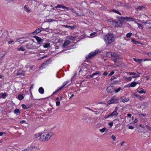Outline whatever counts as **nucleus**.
Returning <instances> with one entry per match:
<instances>
[{
	"label": "nucleus",
	"mask_w": 151,
	"mask_h": 151,
	"mask_svg": "<svg viewBox=\"0 0 151 151\" xmlns=\"http://www.w3.org/2000/svg\"><path fill=\"white\" fill-rule=\"evenodd\" d=\"M104 39L106 44L108 45L114 40L115 38L112 34L108 33L104 36Z\"/></svg>",
	"instance_id": "obj_1"
},
{
	"label": "nucleus",
	"mask_w": 151,
	"mask_h": 151,
	"mask_svg": "<svg viewBox=\"0 0 151 151\" xmlns=\"http://www.w3.org/2000/svg\"><path fill=\"white\" fill-rule=\"evenodd\" d=\"M52 132H49L47 134H44L41 135L40 138V140L42 142H46L47 141L50 137L53 135Z\"/></svg>",
	"instance_id": "obj_2"
},
{
	"label": "nucleus",
	"mask_w": 151,
	"mask_h": 151,
	"mask_svg": "<svg viewBox=\"0 0 151 151\" xmlns=\"http://www.w3.org/2000/svg\"><path fill=\"white\" fill-rule=\"evenodd\" d=\"M118 18L119 20L121 22H123L124 21H133L135 19L131 17H118Z\"/></svg>",
	"instance_id": "obj_3"
},
{
	"label": "nucleus",
	"mask_w": 151,
	"mask_h": 151,
	"mask_svg": "<svg viewBox=\"0 0 151 151\" xmlns=\"http://www.w3.org/2000/svg\"><path fill=\"white\" fill-rule=\"evenodd\" d=\"M120 58V55L114 52V54L113 55L112 57V60L114 61L115 62L116 61V60L118 59H119Z\"/></svg>",
	"instance_id": "obj_4"
},
{
	"label": "nucleus",
	"mask_w": 151,
	"mask_h": 151,
	"mask_svg": "<svg viewBox=\"0 0 151 151\" xmlns=\"http://www.w3.org/2000/svg\"><path fill=\"white\" fill-rule=\"evenodd\" d=\"M97 53V51L96 50H95V52H91L88 55L86 56V58L87 59H90L91 58H93Z\"/></svg>",
	"instance_id": "obj_5"
},
{
	"label": "nucleus",
	"mask_w": 151,
	"mask_h": 151,
	"mask_svg": "<svg viewBox=\"0 0 151 151\" xmlns=\"http://www.w3.org/2000/svg\"><path fill=\"white\" fill-rule=\"evenodd\" d=\"M26 46L27 48L29 49H35L37 48L35 46L33 45V43H31L30 42L28 43Z\"/></svg>",
	"instance_id": "obj_6"
},
{
	"label": "nucleus",
	"mask_w": 151,
	"mask_h": 151,
	"mask_svg": "<svg viewBox=\"0 0 151 151\" xmlns=\"http://www.w3.org/2000/svg\"><path fill=\"white\" fill-rule=\"evenodd\" d=\"M117 100V98L116 96H114L112 98H111L108 101V103L109 104H111L114 103Z\"/></svg>",
	"instance_id": "obj_7"
},
{
	"label": "nucleus",
	"mask_w": 151,
	"mask_h": 151,
	"mask_svg": "<svg viewBox=\"0 0 151 151\" xmlns=\"http://www.w3.org/2000/svg\"><path fill=\"white\" fill-rule=\"evenodd\" d=\"M106 91L108 93H113L114 92L115 88L114 87L112 86H109L107 88Z\"/></svg>",
	"instance_id": "obj_8"
},
{
	"label": "nucleus",
	"mask_w": 151,
	"mask_h": 151,
	"mask_svg": "<svg viewBox=\"0 0 151 151\" xmlns=\"http://www.w3.org/2000/svg\"><path fill=\"white\" fill-rule=\"evenodd\" d=\"M25 72L22 69L19 70L17 71L16 74L17 76H18L19 77H22L24 75Z\"/></svg>",
	"instance_id": "obj_9"
},
{
	"label": "nucleus",
	"mask_w": 151,
	"mask_h": 151,
	"mask_svg": "<svg viewBox=\"0 0 151 151\" xmlns=\"http://www.w3.org/2000/svg\"><path fill=\"white\" fill-rule=\"evenodd\" d=\"M118 109V108L117 107H116L114 111L112 113H111L110 114V116H111V117H113L114 116H117L118 113L117 112V111Z\"/></svg>",
	"instance_id": "obj_10"
},
{
	"label": "nucleus",
	"mask_w": 151,
	"mask_h": 151,
	"mask_svg": "<svg viewBox=\"0 0 151 151\" xmlns=\"http://www.w3.org/2000/svg\"><path fill=\"white\" fill-rule=\"evenodd\" d=\"M34 37L36 39L38 43V44H40L42 43L44 41V40L41 39L38 36H35Z\"/></svg>",
	"instance_id": "obj_11"
},
{
	"label": "nucleus",
	"mask_w": 151,
	"mask_h": 151,
	"mask_svg": "<svg viewBox=\"0 0 151 151\" xmlns=\"http://www.w3.org/2000/svg\"><path fill=\"white\" fill-rule=\"evenodd\" d=\"M138 83V82H133L130 83H129L127 85L129 87H134Z\"/></svg>",
	"instance_id": "obj_12"
},
{
	"label": "nucleus",
	"mask_w": 151,
	"mask_h": 151,
	"mask_svg": "<svg viewBox=\"0 0 151 151\" xmlns=\"http://www.w3.org/2000/svg\"><path fill=\"white\" fill-rule=\"evenodd\" d=\"M55 8L56 9H57L58 8L60 9H66L68 10L69 9L68 7H65V6L62 5H58L57 6H55Z\"/></svg>",
	"instance_id": "obj_13"
},
{
	"label": "nucleus",
	"mask_w": 151,
	"mask_h": 151,
	"mask_svg": "<svg viewBox=\"0 0 151 151\" xmlns=\"http://www.w3.org/2000/svg\"><path fill=\"white\" fill-rule=\"evenodd\" d=\"M44 29L42 27H40L36 29L35 32L32 33V34H35L36 33V34H37L40 33Z\"/></svg>",
	"instance_id": "obj_14"
},
{
	"label": "nucleus",
	"mask_w": 151,
	"mask_h": 151,
	"mask_svg": "<svg viewBox=\"0 0 151 151\" xmlns=\"http://www.w3.org/2000/svg\"><path fill=\"white\" fill-rule=\"evenodd\" d=\"M121 99L122 101L123 102H127L129 100V99L128 98H126L124 96L122 97Z\"/></svg>",
	"instance_id": "obj_15"
},
{
	"label": "nucleus",
	"mask_w": 151,
	"mask_h": 151,
	"mask_svg": "<svg viewBox=\"0 0 151 151\" xmlns=\"http://www.w3.org/2000/svg\"><path fill=\"white\" fill-rule=\"evenodd\" d=\"M70 41L69 40H66L65 41L64 43L63 44L62 47L63 48H65V47L68 45L70 44Z\"/></svg>",
	"instance_id": "obj_16"
},
{
	"label": "nucleus",
	"mask_w": 151,
	"mask_h": 151,
	"mask_svg": "<svg viewBox=\"0 0 151 151\" xmlns=\"http://www.w3.org/2000/svg\"><path fill=\"white\" fill-rule=\"evenodd\" d=\"M113 54H114V52H109L106 53V55L107 57L109 58H112Z\"/></svg>",
	"instance_id": "obj_17"
},
{
	"label": "nucleus",
	"mask_w": 151,
	"mask_h": 151,
	"mask_svg": "<svg viewBox=\"0 0 151 151\" xmlns=\"http://www.w3.org/2000/svg\"><path fill=\"white\" fill-rule=\"evenodd\" d=\"M63 26L65 27L68 28L69 29H74L75 28H76V27H75L74 26H68L66 25H63Z\"/></svg>",
	"instance_id": "obj_18"
},
{
	"label": "nucleus",
	"mask_w": 151,
	"mask_h": 151,
	"mask_svg": "<svg viewBox=\"0 0 151 151\" xmlns=\"http://www.w3.org/2000/svg\"><path fill=\"white\" fill-rule=\"evenodd\" d=\"M39 92L41 94H43L44 93V90L42 87H40L39 88Z\"/></svg>",
	"instance_id": "obj_19"
},
{
	"label": "nucleus",
	"mask_w": 151,
	"mask_h": 151,
	"mask_svg": "<svg viewBox=\"0 0 151 151\" xmlns=\"http://www.w3.org/2000/svg\"><path fill=\"white\" fill-rule=\"evenodd\" d=\"M131 96L132 97L134 98L135 97H137L138 99H141V97L139 96V95L136 94L135 93H134L132 94Z\"/></svg>",
	"instance_id": "obj_20"
},
{
	"label": "nucleus",
	"mask_w": 151,
	"mask_h": 151,
	"mask_svg": "<svg viewBox=\"0 0 151 151\" xmlns=\"http://www.w3.org/2000/svg\"><path fill=\"white\" fill-rule=\"evenodd\" d=\"M48 61H46L45 63H43L41 65V67H40V68L41 69L42 68H45V66L48 65Z\"/></svg>",
	"instance_id": "obj_21"
},
{
	"label": "nucleus",
	"mask_w": 151,
	"mask_h": 151,
	"mask_svg": "<svg viewBox=\"0 0 151 151\" xmlns=\"http://www.w3.org/2000/svg\"><path fill=\"white\" fill-rule=\"evenodd\" d=\"M17 50L18 51H24L25 50L24 46H21L20 47L17 48Z\"/></svg>",
	"instance_id": "obj_22"
},
{
	"label": "nucleus",
	"mask_w": 151,
	"mask_h": 151,
	"mask_svg": "<svg viewBox=\"0 0 151 151\" xmlns=\"http://www.w3.org/2000/svg\"><path fill=\"white\" fill-rule=\"evenodd\" d=\"M14 113L17 115H19L20 113L19 110L18 109H16L14 111Z\"/></svg>",
	"instance_id": "obj_23"
},
{
	"label": "nucleus",
	"mask_w": 151,
	"mask_h": 151,
	"mask_svg": "<svg viewBox=\"0 0 151 151\" xmlns=\"http://www.w3.org/2000/svg\"><path fill=\"white\" fill-rule=\"evenodd\" d=\"M112 22L113 24H114L115 27H117L118 26L119 22L117 21H116V20H114Z\"/></svg>",
	"instance_id": "obj_24"
},
{
	"label": "nucleus",
	"mask_w": 151,
	"mask_h": 151,
	"mask_svg": "<svg viewBox=\"0 0 151 151\" xmlns=\"http://www.w3.org/2000/svg\"><path fill=\"white\" fill-rule=\"evenodd\" d=\"M24 9L27 12H28L30 10L29 9V8L27 6L25 5L24 7Z\"/></svg>",
	"instance_id": "obj_25"
},
{
	"label": "nucleus",
	"mask_w": 151,
	"mask_h": 151,
	"mask_svg": "<svg viewBox=\"0 0 151 151\" xmlns=\"http://www.w3.org/2000/svg\"><path fill=\"white\" fill-rule=\"evenodd\" d=\"M24 98V97L22 95L20 94L18 96V99L20 100H22Z\"/></svg>",
	"instance_id": "obj_26"
},
{
	"label": "nucleus",
	"mask_w": 151,
	"mask_h": 151,
	"mask_svg": "<svg viewBox=\"0 0 151 151\" xmlns=\"http://www.w3.org/2000/svg\"><path fill=\"white\" fill-rule=\"evenodd\" d=\"M138 25V27L140 29H142L143 28V26L142 25V24H141L137 23L136 22H135Z\"/></svg>",
	"instance_id": "obj_27"
},
{
	"label": "nucleus",
	"mask_w": 151,
	"mask_h": 151,
	"mask_svg": "<svg viewBox=\"0 0 151 151\" xmlns=\"http://www.w3.org/2000/svg\"><path fill=\"white\" fill-rule=\"evenodd\" d=\"M50 45V43H46L45 45H44L43 46L44 48H47L49 47Z\"/></svg>",
	"instance_id": "obj_28"
},
{
	"label": "nucleus",
	"mask_w": 151,
	"mask_h": 151,
	"mask_svg": "<svg viewBox=\"0 0 151 151\" xmlns=\"http://www.w3.org/2000/svg\"><path fill=\"white\" fill-rule=\"evenodd\" d=\"M56 20H54V19H47L46 20V22H50L53 21H56Z\"/></svg>",
	"instance_id": "obj_29"
},
{
	"label": "nucleus",
	"mask_w": 151,
	"mask_h": 151,
	"mask_svg": "<svg viewBox=\"0 0 151 151\" xmlns=\"http://www.w3.org/2000/svg\"><path fill=\"white\" fill-rule=\"evenodd\" d=\"M0 95H1V98H2L3 99H5V98L6 96V94H5V93H4V94L3 93H1L0 94Z\"/></svg>",
	"instance_id": "obj_30"
},
{
	"label": "nucleus",
	"mask_w": 151,
	"mask_h": 151,
	"mask_svg": "<svg viewBox=\"0 0 151 151\" xmlns=\"http://www.w3.org/2000/svg\"><path fill=\"white\" fill-rule=\"evenodd\" d=\"M134 61L135 62H140V61H142V59H137L136 58H133V59Z\"/></svg>",
	"instance_id": "obj_31"
},
{
	"label": "nucleus",
	"mask_w": 151,
	"mask_h": 151,
	"mask_svg": "<svg viewBox=\"0 0 151 151\" xmlns=\"http://www.w3.org/2000/svg\"><path fill=\"white\" fill-rule=\"evenodd\" d=\"M144 8L143 6H138L137 8V9L138 10H142Z\"/></svg>",
	"instance_id": "obj_32"
},
{
	"label": "nucleus",
	"mask_w": 151,
	"mask_h": 151,
	"mask_svg": "<svg viewBox=\"0 0 151 151\" xmlns=\"http://www.w3.org/2000/svg\"><path fill=\"white\" fill-rule=\"evenodd\" d=\"M100 74V72L99 71H96L95 73H94L92 74V76H94L96 75H98Z\"/></svg>",
	"instance_id": "obj_33"
},
{
	"label": "nucleus",
	"mask_w": 151,
	"mask_h": 151,
	"mask_svg": "<svg viewBox=\"0 0 151 151\" xmlns=\"http://www.w3.org/2000/svg\"><path fill=\"white\" fill-rule=\"evenodd\" d=\"M138 92L140 93H145V90H142L140 91H138Z\"/></svg>",
	"instance_id": "obj_34"
},
{
	"label": "nucleus",
	"mask_w": 151,
	"mask_h": 151,
	"mask_svg": "<svg viewBox=\"0 0 151 151\" xmlns=\"http://www.w3.org/2000/svg\"><path fill=\"white\" fill-rule=\"evenodd\" d=\"M121 88L120 87H119L117 89H115L114 91H115L116 93H117L118 92L120 91L121 90Z\"/></svg>",
	"instance_id": "obj_35"
},
{
	"label": "nucleus",
	"mask_w": 151,
	"mask_h": 151,
	"mask_svg": "<svg viewBox=\"0 0 151 151\" xmlns=\"http://www.w3.org/2000/svg\"><path fill=\"white\" fill-rule=\"evenodd\" d=\"M132 35V33L131 32L127 33L126 35L127 37V38L130 37Z\"/></svg>",
	"instance_id": "obj_36"
},
{
	"label": "nucleus",
	"mask_w": 151,
	"mask_h": 151,
	"mask_svg": "<svg viewBox=\"0 0 151 151\" xmlns=\"http://www.w3.org/2000/svg\"><path fill=\"white\" fill-rule=\"evenodd\" d=\"M106 129V128L105 127H104L102 129H100L99 131L100 132H104L105 131Z\"/></svg>",
	"instance_id": "obj_37"
},
{
	"label": "nucleus",
	"mask_w": 151,
	"mask_h": 151,
	"mask_svg": "<svg viewBox=\"0 0 151 151\" xmlns=\"http://www.w3.org/2000/svg\"><path fill=\"white\" fill-rule=\"evenodd\" d=\"M132 77H127V78H126V79L127 81H130L132 80Z\"/></svg>",
	"instance_id": "obj_38"
},
{
	"label": "nucleus",
	"mask_w": 151,
	"mask_h": 151,
	"mask_svg": "<svg viewBox=\"0 0 151 151\" xmlns=\"http://www.w3.org/2000/svg\"><path fill=\"white\" fill-rule=\"evenodd\" d=\"M36 148V146H32L30 148H28L29 149V150L30 151L31 150H32V149H35V148Z\"/></svg>",
	"instance_id": "obj_39"
},
{
	"label": "nucleus",
	"mask_w": 151,
	"mask_h": 151,
	"mask_svg": "<svg viewBox=\"0 0 151 151\" xmlns=\"http://www.w3.org/2000/svg\"><path fill=\"white\" fill-rule=\"evenodd\" d=\"M127 74H128L130 75H136V73L134 72L127 73Z\"/></svg>",
	"instance_id": "obj_40"
},
{
	"label": "nucleus",
	"mask_w": 151,
	"mask_h": 151,
	"mask_svg": "<svg viewBox=\"0 0 151 151\" xmlns=\"http://www.w3.org/2000/svg\"><path fill=\"white\" fill-rule=\"evenodd\" d=\"M134 75V76H132L133 78H136L139 77V75L138 74H136V75Z\"/></svg>",
	"instance_id": "obj_41"
},
{
	"label": "nucleus",
	"mask_w": 151,
	"mask_h": 151,
	"mask_svg": "<svg viewBox=\"0 0 151 151\" xmlns=\"http://www.w3.org/2000/svg\"><path fill=\"white\" fill-rule=\"evenodd\" d=\"M145 54H147L149 56L151 57V52H145Z\"/></svg>",
	"instance_id": "obj_42"
},
{
	"label": "nucleus",
	"mask_w": 151,
	"mask_h": 151,
	"mask_svg": "<svg viewBox=\"0 0 151 151\" xmlns=\"http://www.w3.org/2000/svg\"><path fill=\"white\" fill-rule=\"evenodd\" d=\"M56 105L57 106H59L60 105V101H56Z\"/></svg>",
	"instance_id": "obj_43"
},
{
	"label": "nucleus",
	"mask_w": 151,
	"mask_h": 151,
	"mask_svg": "<svg viewBox=\"0 0 151 151\" xmlns=\"http://www.w3.org/2000/svg\"><path fill=\"white\" fill-rule=\"evenodd\" d=\"M113 122H111L109 123V125L110 126V127H111L113 125Z\"/></svg>",
	"instance_id": "obj_44"
},
{
	"label": "nucleus",
	"mask_w": 151,
	"mask_h": 151,
	"mask_svg": "<svg viewBox=\"0 0 151 151\" xmlns=\"http://www.w3.org/2000/svg\"><path fill=\"white\" fill-rule=\"evenodd\" d=\"M22 107L24 109H26L27 108L26 106V105L24 104H22Z\"/></svg>",
	"instance_id": "obj_45"
},
{
	"label": "nucleus",
	"mask_w": 151,
	"mask_h": 151,
	"mask_svg": "<svg viewBox=\"0 0 151 151\" xmlns=\"http://www.w3.org/2000/svg\"><path fill=\"white\" fill-rule=\"evenodd\" d=\"M76 38V37H74L73 36H70V37L69 39L71 40H75V39Z\"/></svg>",
	"instance_id": "obj_46"
},
{
	"label": "nucleus",
	"mask_w": 151,
	"mask_h": 151,
	"mask_svg": "<svg viewBox=\"0 0 151 151\" xmlns=\"http://www.w3.org/2000/svg\"><path fill=\"white\" fill-rule=\"evenodd\" d=\"M146 127L149 130V131H150L151 130V127L147 125H146Z\"/></svg>",
	"instance_id": "obj_47"
},
{
	"label": "nucleus",
	"mask_w": 151,
	"mask_h": 151,
	"mask_svg": "<svg viewBox=\"0 0 151 151\" xmlns=\"http://www.w3.org/2000/svg\"><path fill=\"white\" fill-rule=\"evenodd\" d=\"M131 40L132 42H134L135 44H136L137 43V41L135 40V39L133 38H132V39Z\"/></svg>",
	"instance_id": "obj_48"
},
{
	"label": "nucleus",
	"mask_w": 151,
	"mask_h": 151,
	"mask_svg": "<svg viewBox=\"0 0 151 151\" xmlns=\"http://www.w3.org/2000/svg\"><path fill=\"white\" fill-rule=\"evenodd\" d=\"M111 138L113 140L115 141L116 140V137L115 136H114V135L111 136Z\"/></svg>",
	"instance_id": "obj_49"
},
{
	"label": "nucleus",
	"mask_w": 151,
	"mask_h": 151,
	"mask_svg": "<svg viewBox=\"0 0 151 151\" xmlns=\"http://www.w3.org/2000/svg\"><path fill=\"white\" fill-rule=\"evenodd\" d=\"M114 73V72L113 71L111 72L109 74V76H111Z\"/></svg>",
	"instance_id": "obj_50"
},
{
	"label": "nucleus",
	"mask_w": 151,
	"mask_h": 151,
	"mask_svg": "<svg viewBox=\"0 0 151 151\" xmlns=\"http://www.w3.org/2000/svg\"><path fill=\"white\" fill-rule=\"evenodd\" d=\"M96 34V33L95 32H93V33H91L90 35L91 36H93V35H95Z\"/></svg>",
	"instance_id": "obj_51"
},
{
	"label": "nucleus",
	"mask_w": 151,
	"mask_h": 151,
	"mask_svg": "<svg viewBox=\"0 0 151 151\" xmlns=\"http://www.w3.org/2000/svg\"><path fill=\"white\" fill-rule=\"evenodd\" d=\"M112 11L117 14L118 13V11L116 9H113L112 10Z\"/></svg>",
	"instance_id": "obj_52"
},
{
	"label": "nucleus",
	"mask_w": 151,
	"mask_h": 151,
	"mask_svg": "<svg viewBox=\"0 0 151 151\" xmlns=\"http://www.w3.org/2000/svg\"><path fill=\"white\" fill-rule=\"evenodd\" d=\"M69 82V81H67L64 83L63 86H65Z\"/></svg>",
	"instance_id": "obj_53"
},
{
	"label": "nucleus",
	"mask_w": 151,
	"mask_h": 151,
	"mask_svg": "<svg viewBox=\"0 0 151 151\" xmlns=\"http://www.w3.org/2000/svg\"><path fill=\"white\" fill-rule=\"evenodd\" d=\"M116 78L114 76H112L111 78L110 79V80L112 81L114 80V79H116Z\"/></svg>",
	"instance_id": "obj_54"
},
{
	"label": "nucleus",
	"mask_w": 151,
	"mask_h": 151,
	"mask_svg": "<svg viewBox=\"0 0 151 151\" xmlns=\"http://www.w3.org/2000/svg\"><path fill=\"white\" fill-rule=\"evenodd\" d=\"M111 117V116H110V114H108V115L106 116L105 117V119H106L107 118H108V117Z\"/></svg>",
	"instance_id": "obj_55"
},
{
	"label": "nucleus",
	"mask_w": 151,
	"mask_h": 151,
	"mask_svg": "<svg viewBox=\"0 0 151 151\" xmlns=\"http://www.w3.org/2000/svg\"><path fill=\"white\" fill-rule=\"evenodd\" d=\"M23 38H24V37H22L21 38H17V39H16V40H17V41H17V42H19V41H18V40L21 39H23Z\"/></svg>",
	"instance_id": "obj_56"
},
{
	"label": "nucleus",
	"mask_w": 151,
	"mask_h": 151,
	"mask_svg": "<svg viewBox=\"0 0 151 151\" xmlns=\"http://www.w3.org/2000/svg\"><path fill=\"white\" fill-rule=\"evenodd\" d=\"M108 74V73L106 71L104 72L103 73V75L106 76Z\"/></svg>",
	"instance_id": "obj_57"
},
{
	"label": "nucleus",
	"mask_w": 151,
	"mask_h": 151,
	"mask_svg": "<svg viewBox=\"0 0 151 151\" xmlns=\"http://www.w3.org/2000/svg\"><path fill=\"white\" fill-rule=\"evenodd\" d=\"M5 133L4 132H0V136H2L3 134H5Z\"/></svg>",
	"instance_id": "obj_58"
},
{
	"label": "nucleus",
	"mask_w": 151,
	"mask_h": 151,
	"mask_svg": "<svg viewBox=\"0 0 151 151\" xmlns=\"http://www.w3.org/2000/svg\"><path fill=\"white\" fill-rule=\"evenodd\" d=\"M14 42V41L13 40H11L9 41L8 42V43L9 44H11V43L13 42Z\"/></svg>",
	"instance_id": "obj_59"
},
{
	"label": "nucleus",
	"mask_w": 151,
	"mask_h": 151,
	"mask_svg": "<svg viewBox=\"0 0 151 151\" xmlns=\"http://www.w3.org/2000/svg\"><path fill=\"white\" fill-rule=\"evenodd\" d=\"M129 129H132L134 128L133 127L131 126H129Z\"/></svg>",
	"instance_id": "obj_60"
},
{
	"label": "nucleus",
	"mask_w": 151,
	"mask_h": 151,
	"mask_svg": "<svg viewBox=\"0 0 151 151\" xmlns=\"http://www.w3.org/2000/svg\"><path fill=\"white\" fill-rule=\"evenodd\" d=\"M64 86H63V85L62 87H60V88L58 89V90H59V91H60V90H61L62 89V88H63L64 87Z\"/></svg>",
	"instance_id": "obj_61"
},
{
	"label": "nucleus",
	"mask_w": 151,
	"mask_h": 151,
	"mask_svg": "<svg viewBox=\"0 0 151 151\" xmlns=\"http://www.w3.org/2000/svg\"><path fill=\"white\" fill-rule=\"evenodd\" d=\"M25 121L24 120H22L20 122V123L21 124H23L24 123Z\"/></svg>",
	"instance_id": "obj_62"
},
{
	"label": "nucleus",
	"mask_w": 151,
	"mask_h": 151,
	"mask_svg": "<svg viewBox=\"0 0 151 151\" xmlns=\"http://www.w3.org/2000/svg\"><path fill=\"white\" fill-rule=\"evenodd\" d=\"M33 86H34V84H32L31 85V86L30 88V89H32L33 88Z\"/></svg>",
	"instance_id": "obj_63"
},
{
	"label": "nucleus",
	"mask_w": 151,
	"mask_h": 151,
	"mask_svg": "<svg viewBox=\"0 0 151 151\" xmlns=\"http://www.w3.org/2000/svg\"><path fill=\"white\" fill-rule=\"evenodd\" d=\"M137 119H135L134 121V123H137Z\"/></svg>",
	"instance_id": "obj_64"
}]
</instances>
